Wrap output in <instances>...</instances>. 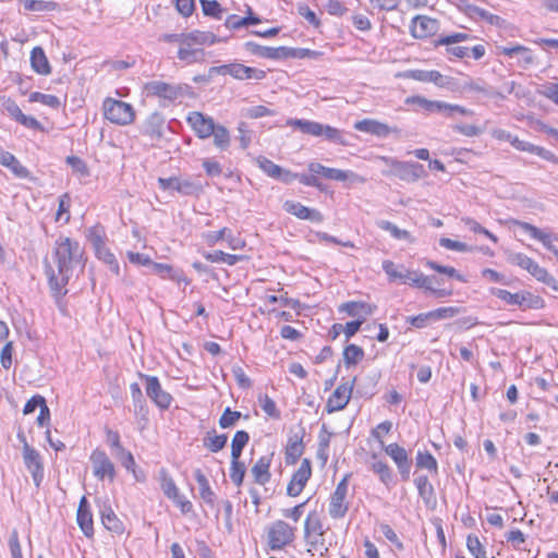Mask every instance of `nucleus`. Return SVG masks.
I'll return each mask as SVG.
<instances>
[{"instance_id": "1", "label": "nucleus", "mask_w": 558, "mask_h": 558, "mask_svg": "<svg viewBox=\"0 0 558 558\" xmlns=\"http://www.w3.org/2000/svg\"><path fill=\"white\" fill-rule=\"evenodd\" d=\"M85 262V251L76 240L63 235L56 240L51 260L45 259V274L57 301L68 293L66 284L76 268L83 270Z\"/></svg>"}, {"instance_id": "2", "label": "nucleus", "mask_w": 558, "mask_h": 558, "mask_svg": "<svg viewBox=\"0 0 558 558\" xmlns=\"http://www.w3.org/2000/svg\"><path fill=\"white\" fill-rule=\"evenodd\" d=\"M102 109L105 118L118 125L131 124L135 119L132 105L122 100L107 98L104 101Z\"/></svg>"}, {"instance_id": "3", "label": "nucleus", "mask_w": 558, "mask_h": 558, "mask_svg": "<svg viewBox=\"0 0 558 558\" xmlns=\"http://www.w3.org/2000/svg\"><path fill=\"white\" fill-rule=\"evenodd\" d=\"M214 74L226 75L229 74L235 80L244 81V80H255L262 81L266 77V72L264 70L246 66L242 63H228L218 66H211L209 69V76Z\"/></svg>"}, {"instance_id": "4", "label": "nucleus", "mask_w": 558, "mask_h": 558, "mask_svg": "<svg viewBox=\"0 0 558 558\" xmlns=\"http://www.w3.org/2000/svg\"><path fill=\"white\" fill-rule=\"evenodd\" d=\"M295 537V527L283 520H277L270 524L267 532L268 546L271 550H280Z\"/></svg>"}, {"instance_id": "5", "label": "nucleus", "mask_w": 558, "mask_h": 558, "mask_svg": "<svg viewBox=\"0 0 558 558\" xmlns=\"http://www.w3.org/2000/svg\"><path fill=\"white\" fill-rule=\"evenodd\" d=\"M349 477L350 474L344 475L330 496L328 513L332 519H342L349 510V502L347 501Z\"/></svg>"}, {"instance_id": "6", "label": "nucleus", "mask_w": 558, "mask_h": 558, "mask_svg": "<svg viewBox=\"0 0 558 558\" xmlns=\"http://www.w3.org/2000/svg\"><path fill=\"white\" fill-rule=\"evenodd\" d=\"M141 378L146 381V395L161 410H167L172 403V396L162 389L161 384L156 376L141 374Z\"/></svg>"}, {"instance_id": "7", "label": "nucleus", "mask_w": 558, "mask_h": 558, "mask_svg": "<svg viewBox=\"0 0 558 558\" xmlns=\"http://www.w3.org/2000/svg\"><path fill=\"white\" fill-rule=\"evenodd\" d=\"M384 451L396 463L400 477L403 482L410 480L412 459L409 452L397 442L385 446Z\"/></svg>"}, {"instance_id": "8", "label": "nucleus", "mask_w": 558, "mask_h": 558, "mask_svg": "<svg viewBox=\"0 0 558 558\" xmlns=\"http://www.w3.org/2000/svg\"><path fill=\"white\" fill-rule=\"evenodd\" d=\"M89 460L93 465V474L98 480L102 481L108 477L112 482L116 477V468L104 450L95 449Z\"/></svg>"}, {"instance_id": "9", "label": "nucleus", "mask_w": 558, "mask_h": 558, "mask_svg": "<svg viewBox=\"0 0 558 558\" xmlns=\"http://www.w3.org/2000/svg\"><path fill=\"white\" fill-rule=\"evenodd\" d=\"M23 461L32 475L35 486L38 488L44 480V463L39 451L32 446L23 448Z\"/></svg>"}, {"instance_id": "10", "label": "nucleus", "mask_w": 558, "mask_h": 558, "mask_svg": "<svg viewBox=\"0 0 558 558\" xmlns=\"http://www.w3.org/2000/svg\"><path fill=\"white\" fill-rule=\"evenodd\" d=\"M311 476L312 463L310 459L305 458L302 460L299 469L293 473L287 486V495L290 497L299 496L303 492Z\"/></svg>"}, {"instance_id": "11", "label": "nucleus", "mask_w": 558, "mask_h": 558, "mask_svg": "<svg viewBox=\"0 0 558 558\" xmlns=\"http://www.w3.org/2000/svg\"><path fill=\"white\" fill-rule=\"evenodd\" d=\"M186 122L198 138L205 140L215 132V121L211 117L199 111H192L186 117Z\"/></svg>"}, {"instance_id": "12", "label": "nucleus", "mask_w": 558, "mask_h": 558, "mask_svg": "<svg viewBox=\"0 0 558 558\" xmlns=\"http://www.w3.org/2000/svg\"><path fill=\"white\" fill-rule=\"evenodd\" d=\"M189 86H181V85H171L166 82L161 81H153L148 82L145 85V89L148 95L157 96L159 98H163L170 101H173L178 99L180 96L183 95V90L186 89Z\"/></svg>"}, {"instance_id": "13", "label": "nucleus", "mask_w": 558, "mask_h": 558, "mask_svg": "<svg viewBox=\"0 0 558 558\" xmlns=\"http://www.w3.org/2000/svg\"><path fill=\"white\" fill-rule=\"evenodd\" d=\"M353 128L356 131L374 135L378 138H386L391 133H400V130L398 128L389 126L388 124L375 119H363L356 121Z\"/></svg>"}, {"instance_id": "14", "label": "nucleus", "mask_w": 558, "mask_h": 558, "mask_svg": "<svg viewBox=\"0 0 558 558\" xmlns=\"http://www.w3.org/2000/svg\"><path fill=\"white\" fill-rule=\"evenodd\" d=\"M386 162L390 161L398 177L408 182H415L424 174V167L418 162L398 161L383 157Z\"/></svg>"}, {"instance_id": "15", "label": "nucleus", "mask_w": 558, "mask_h": 558, "mask_svg": "<svg viewBox=\"0 0 558 558\" xmlns=\"http://www.w3.org/2000/svg\"><path fill=\"white\" fill-rule=\"evenodd\" d=\"M354 381L355 378H353L351 383L347 381L336 388L326 404V410L328 413L340 411L347 407L351 398Z\"/></svg>"}, {"instance_id": "16", "label": "nucleus", "mask_w": 558, "mask_h": 558, "mask_svg": "<svg viewBox=\"0 0 558 558\" xmlns=\"http://www.w3.org/2000/svg\"><path fill=\"white\" fill-rule=\"evenodd\" d=\"M439 23L426 15H417L412 19L410 32L414 38L423 39L437 33Z\"/></svg>"}, {"instance_id": "17", "label": "nucleus", "mask_w": 558, "mask_h": 558, "mask_svg": "<svg viewBox=\"0 0 558 558\" xmlns=\"http://www.w3.org/2000/svg\"><path fill=\"white\" fill-rule=\"evenodd\" d=\"M458 8L461 12H463L466 16L471 17L475 21H486L490 25L500 26L504 23V20L496 14L489 13L488 11L468 3L465 0H460Z\"/></svg>"}, {"instance_id": "18", "label": "nucleus", "mask_w": 558, "mask_h": 558, "mask_svg": "<svg viewBox=\"0 0 558 558\" xmlns=\"http://www.w3.org/2000/svg\"><path fill=\"white\" fill-rule=\"evenodd\" d=\"M283 209L302 220H308L316 223L324 221V216L319 210L306 207L299 202L286 201Z\"/></svg>"}, {"instance_id": "19", "label": "nucleus", "mask_w": 558, "mask_h": 558, "mask_svg": "<svg viewBox=\"0 0 558 558\" xmlns=\"http://www.w3.org/2000/svg\"><path fill=\"white\" fill-rule=\"evenodd\" d=\"M76 522L86 537L90 538L94 536L93 513L90 511L89 502L85 496L80 500L76 512Z\"/></svg>"}, {"instance_id": "20", "label": "nucleus", "mask_w": 558, "mask_h": 558, "mask_svg": "<svg viewBox=\"0 0 558 558\" xmlns=\"http://www.w3.org/2000/svg\"><path fill=\"white\" fill-rule=\"evenodd\" d=\"M515 225L529 233L533 239L542 242V244L558 258V248L553 244V236L549 233H546L525 221H515Z\"/></svg>"}, {"instance_id": "21", "label": "nucleus", "mask_w": 558, "mask_h": 558, "mask_svg": "<svg viewBox=\"0 0 558 558\" xmlns=\"http://www.w3.org/2000/svg\"><path fill=\"white\" fill-rule=\"evenodd\" d=\"M150 268L154 274L158 275L162 279H170L178 283H190V281L187 280V278L185 277L184 272L181 269L174 268L169 264L153 262Z\"/></svg>"}, {"instance_id": "22", "label": "nucleus", "mask_w": 558, "mask_h": 558, "mask_svg": "<svg viewBox=\"0 0 558 558\" xmlns=\"http://www.w3.org/2000/svg\"><path fill=\"white\" fill-rule=\"evenodd\" d=\"M195 45L183 38V43L178 50V58L187 64L205 61V51L202 48H195Z\"/></svg>"}, {"instance_id": "23", "label": "nucleus", "mask_w": 558, "mask_h": 558, "mask_svg": "<svg viewBox=\"0 0 558 558\" xmlns=\"http://www.w3.org/2000/svg\"><path fill=\"white\" fill-rule=\"evenodd\" d=\"M435 283H439L438 279L435 276H425L424 274L418 272V271L414 272V277L412 280L413 286L428 290L438 298H445V296L451 295L450 290L436 289L434 287Z\"/></svg>"}, {"instance_id": "24", "label": "nucleus", "mask_w": 558, "mask_h": 558, "mask_svg": "<svg viewBox=\"0 0 558 558\" xmlns=\"http://www.w3.org/2000/svg\"><path fill=\"white\" fill-rule=\"evenodd\" d=\"M165 119L161 113L153 112L143 123L142 134L151 140H160L162 137V129Z\"/></svg>"}, {"instance_id": "25", "label": "nucleus", "mask_w": 558, "mask_h": 558, "mask_svg": "<svg viewBox=\"0 0 558 558\" xmlns=\"http://www.w3.org/2000/svg\"><path fill=\"white\" fill-rule=\"evenodd\" d=\"M376 310V305L359 302V301H350L340 305L339 311L345 312L351 317H366L374 313Z\"/></svg>"}, {"instance_id": "26", "label": "nucleus", "mask_w": 558, "mask_h": 558, "mask_svg": "<svg viewBox=\"0 0 558 558\" xmlns=\"http://www.w3.org/2000/svg\"><path fill=\"white\" fill-rule=\"evenodd\" d=\"M499 50L501 54H505L509 58H512L517 54L520 56L519 65L523 69H526L534 62V56L531 49L525 46L514 45L511 47H500Z\"/></svg>"}, {"instance_id": "27", "label": "nucleus", "mask_w": 558, "mask_h": 558, "mask_svg": "<svg viewBox=\"0 0 558 558\" xmlns=\"http://www.w3.org/2000/svg\"><path fill=\"white\" fill-rule=\"evenodd\" d=\"M101 523L108 531L121 535L124 532L123 522L117 517L110 506L104 505L100 509Z\"/></svg>"}, {"instance_id": "28", "label": "nucleus", "mask_w": 558, "mask_h": 558, "mask_svg": "<svg viewBox=\"0 0 558 558\" xmlns=\"http://www.w3.org/2000/svg\"><path fill=\"white\" fill-rule=\"evenodd\" d=\"M194 478L199 487V496L209 507L214 508L216 502V494L209 485V481L201 469L194 471Z\"/></svg>"}, {"instance_id": "29", "label": "nucleus", "mask_w": 558, "mask_h": 558, "mask_svg": "<svg viewBox=\"0 0 558 558\" xmlns=\"http://www.w3.org/2000/svg\"><path fill=\"white\" fill-rule=\"evenodd\" d=\"M270 464L271 458L263 456L260 457L255 464L252 466L251 472L254 477L255 483L259 485H265L269 482L271 477L270 473Z\"/></svg>"}, {"instance_id": "30", "label": "nucleus", "mask_w": 558, "mask_h": 558, "mask_svg": "<svg viewBox=\"0 0 558 558\" xmlns=\"http://www.w3.org/2000/svg\"><path fill=\"white\" fill-rule=\"evenodd\" d=\"M31 65L32 69L40 75H49L51 66L48 58L40 46L34 47L31 51Z\"/></svg>"}, {"instance_id": "31", "label": "nucleus", "mask_w": 558, "mask_h": 558, "mask_svg": "<svg viewBox=\"0 0 558 558\" xmlns=\"http://www.w3.org/2000/svg\"><path fill=\"white\" fill-rule=\"evenodd\" d=\"M244 48L246 51L251 52L252 54H255L257 57L264 58V59H270V60H281V47H266L258 45L254 41H246L244 44Z\"/></svg>"}, {"instance_id": "32", "label": "nucleus", "mask_w": 558, "mask_h": 558, "mask_svg": "<svg viewBox=\"0 0 558 558\" xmlns=\"http://www.w3.org/2000/svg\"><path fill=\"white\" fill-rule=\"evenodd\" d=\"M466 92L480 93L486 96L497 97L500 99H505L506 96L502 92H492L486 86L485 82L482 78L473 80L471 77H466L463 80L462 94Z\"/></svg>"}, {"instance_id": "33", "label": "nucleus", "mask_w": 558, "mask_h": 558, "mask_svg": "<svg viewBox=\"0 0 558 558\" xmlns=\"http://www.w3.org/2000/svg\"><path fill=\"white\" fill-rule=\"evenodd\" d=\"M381 266L383 270L387 274L390 280L400 279L403 282H409L412 284L415 271L405 269L403 266H400L399 270L396 264L389 259L384 260Z\"/></svg>"}, {"instance_id": "34", "label": "nucleus", "mask_w": 558, "mask_h": 558, "mask_svg": "<svg viewBox=\"0 0 558 558\" xmlns=\"http://www.w3.org/2000/svg\"><path fill=\"white\" fill-rule=\"evenodd\" d=\"M206 240L209 244H215L222 240L227 241L232 250H238L244 244L240 239L235 238L232 231L228 228H222L219 231L209 232L206 235Z\"/></svg>"}, {"instance_id": "35", "label": "nucleus", "mask_w": 558, "mask_h": 558, "mask_svg": "<svg viewBox=\"0 0 558 558\" xmlns=\"http://www.w3.org/2000/svg\"><path fill=\"white\" fill-rule=\"evenodd\" d=\"M288 125L299 129L304 134H308V135H313V136H322L323 135L324 124L316 122V121H310V120H303V119H291L288 121Z\"/></svg>"}, {"instance_id": "36", "label": "nucleus", "mask_w": 558, "mask_h": 558, "mask_svg": "<svg viewBox=\"0 0 558 558\" xmlns=\"http://www.w3.org/2000/svg\"><path fill=\"white\" fill-rule=\"evenodd\" d=\"M409 105H417L428 112H444L447 107V102L439 100H428L422 96H411L405 100Z\"/></svg>"}, {"instance_id": "37", "label": "nucleus", "mask_w": 558, "mask_h": 558, "mask_svg": "<svg viewBox=\"0 0 558 558\" xmlns=\"http://www.w3.org/2000/svg\"><path fill=\"white\" fill-rule=\"evenodd\" d=\"M203 192V184L199 177H181L179 194L184 196H197Z\"/></svg>"}, {"instance_id": "38", "label": "nucleus", "mask_w": 558, "mask_h": 558, "mask_svg": "<svg viewBox=\"0 0 558 558\" xmlns=\"http://www.w3.org/2000/svg\"><path fill=\"white\" fill-rule=\"evenodd\" d=\"M377 456L373 454V459L375 460L371 464V470L378 475L380 482L387 487L393 483V474L391 468L381 460H376Z\"/></svg>"}, {"instance_id": "39", "label": "nucleus", "mask_w": 558, "mask_h": 558, "mask_svg": "<svg viewBox=\"0 0 558 558\" xmlns=\"http://www.w3.org/2000/svg\"><path fill=\"white\" fill-rule=\"evenodd\" d=\"M228 441V436L226 434L217 435L216 430H210L206 434L203 439L204 447H206L210 452H218L222 450Z\"/></svg>"}, {"instance_id": "40", "label": "nucleus", "mask_w": 558, "mask_h": 558, "mask_svg": "<svg viewBox=\"0 0 558 558\" xmlns=\"http://www.w3.org/2000/svg\"><path fill=\"white\" fill-rule=\"evenodd\" d=\"M204 257L211 263H225L229 266H233L236 263L243 260L245 256L228 254L222 251H214L211 253H204Z\"/></svg>"}, {"instance_id": "41", "label": "nucleus", "mask_w": 558, "mask_h": 558, "mask_svg": "<svg viewBox=\"0 0 558 558\" xmlns=\"http://www.w3.org/2000/svg\"><path fill=\"white\" fill-rule=\"evenodd\" d=\"M250 441V435L245 430H238L231 441V459L239 460L243 449Z\"/></svg>"}, {"instance_id": "42", "label": "nucleus", "mask_w": 558, "mask_h": 558, "mask_svg": "<svg viewBox=\"0 0 558 558\" xmlns=\"http://www.w3.org/2000/svg\"><path fill=\"white\" fill-rule=\"evenodd\" d=\"M186 40L192 43L195 46H203V45H214L220 39L210 32H202V31H193L191 33L186 34Z\"/></svg>"}, {"instance_id": "43", "label": "nucleus", "mask_w": 558, "mask_h": 558, "mask_svg": "<svg viewBox=\"0 0 558 558\" xmlns=\"http://www.w3.org/2000/svg\"><path fill=\"white\" fill-rule=\"evenodd\" d=\"M415 464L418 469H425L429 472L438 473V463L435 457L429 451L418 450L415 457Z\"/></svg>"}, {"instance_id": "44", "label": "nucleus", "mask_w": 558, "mask_h": 558, "mask_svg": "<svg viewBox=\"0 0 558 558\" xmlns=\"http://www.w3.org/2000/svg\"><path fill=\"white\" fill-rule=\"evenodd\" d=\"M214 137V145L221 151L229 148L231 136L228 129L221 124L215 125V132L211 134Z\"/></svg>"}, {"instance_id": "45", "label": "nucleus", "mask_w": 558, "mask_h": 558, "mask_svg": "<svg viewBox=\"0 0 558 558\" xmlns=\"http://www.w3.org/2000/svg\"><path fill=\"white\" fill-rule=\"evenodd\" d=\"M160 488L168 499L177 497L179 488L175 485L173 478L169 475L166 469L159 471Z\"/></svg>"}, {"instance_id": "46", "label": "nucleus", "mask_w": 558, "mask_h": 558, "mask_svg": "<svg viewBox=\"0 0 558 558\" xmlns=\"http://www.w3.org/2000/svg\"><path fill=\"white\" fill-rule=\"evenodd\" d=\"M364 357V350L356 344H349L343 350V361L349 368L356 365Z\"/></svg>"}, {"instance_id": "47", "label": "nucleus", "mask_w": 558, "mask_h": 558, "mask_svg": "<svg viewBox=\"0 0 558 558\" xmlns=\"http://www.w3.org/2000/svg\"><path fill=\"white\" fill-rule=\"evenodd\" d=\"M323 129L322 136H325L326 140L343 146L350 145L347 138L348 134L344 131L326 124H324Z\"/></svg>"}, {"instance_id": "48", "label": "nucleus", "mask_w": 558, "mask_h": 558, "mask_svg": "<svg viewBox=\"0 0 558 558\" xmlns=\"http://www.w3.org/2000/svg\"><path fill=\"white\" fill-rule=\"evenodd\" d=\"M376 225L379 229L389 232L396 240L411 241V233L408 230L400 229L388 220H378Z\"/></svg>"}, {"instance_id": "49", "label": "nucleus", "mask_w": 558, "mask_h": 558, "mask_svg": "<svg viewBox=\"0 0 558 558\" xmlns=\"http://www.w3.org/2000/svg\"><path fill=\"white\" fill-rule=\"evenodd\" d=\"M522 310L527 308H542L544 306V300L538 296L534 295L531 292L527 291H521L519 295V305Z\"/></svg>"}, {"instance_id": "50", "label": "nucleus", "mask_w": 558, "mask_h": 558, "mask_svg": "<svg viewBox=\"0 0 558 558\" xmlns=\"http://www.w3.org/2000/svg\"><path fill=\"white\" fill-rule=\"evenodd\" d=\"M24 9L33 12H50L58 8V3L54 1L45 0H22Z\"/></svg>"}, {"instance_id": "51", "label": "nucleus", "mask_w": 558, "mask_h": 558, "mask_svg": "<svg viewBox=\"0 0 558 558\" xmlns=\"http://www.w3.org/2000/svg\"><path fill=\"white\" fill-rule=\"evenodd\" d=\"M418 496L426 502L434 496V487L426 475H420L414 480Z\"/></svg>"}, {"instance_id": "52", "label": "nucleus", "mask_w": 558, "mask_h": 558, "mask_svg": "<svg viewBox=\"0 0 558 558\" xmlns=\"http://www.w3.org/2000/svg\"><path fill=\"white\" fill-rule=\"evenodd\" d=\"M28 101L29 102H40V104L48 106L52 109H58L61 106V101L57 96L50 95V94H43L39 92L31 93L29 97H28Z\"/></svg>"}, {"instance_id": "53", "label": "nucleus", "mask_w": 558, "mask_h": 558, "mask_svg": "<svg viewBox=\"0 0 558 558\" xmlns=\"http://www.w3.org/2000/svg\"><path fill=\"white\" fill-rule=\"evenodd\" d=\"M304 444L287 442L284 451V461L287 465H293L298 462L304 452Z\"/></svg>"}, {"instance_id": "54", "label": "nucleus", "mask_w": 558, "mask_h": 558, "mask_svg": "<svg viewBox=\"0 0 558 558\" xmlns=\"http://www.w3.org/2000/svg\"><path fill=\"white\" fill-rule=\"evenodd\" d=\"M255 162L264 173L272 179H276L280 173L281 167L264 156H258Z\"/></svg>"}, {"instance_id": "55", "label": "nucleus", "mask_w": 558, "mask_h": 558, "mask_svg": "<svg viewBox=\"0 0 558 558\" xmlns=\"http://www.w3.org/2000/svg\"><path fill=\"white\" fill-rule=\"evenodd\" d=\"M505 538L508 544L514 549V550H522L525 549L523 545L526 541V535L520 531L519 529L511 530L505 534Z\"/></svg>"}, {"instance_id": "56", "label": "nucleus", "mask_w": 558, "mask_h": 558, "mask_svg": "<svg viewBox=\"0 0 558 558\" xmlns=\"http://www.w3.org/2000/svg\"><path fill=\"white\" fill-rule=\"evenodd\" d=\"M426 266L437 272L445 274L450 278H454L458 281H461V282L466 281V279L461 274H459L456 268H453L451 266H442L434 260H427Z\"/></svg>"}, {"instance_id": "57", "label": "nucleus", "mask_w": 558, "mask_h": 558, "mask_svg": "<svg viewBox=\"0 0 558 558\" xmlns=\"http://www.w3.org/2000/svg\"><path fill=\"white\" fill-rule=\"evenodd\" d=\"M466 547L474 558H487L486 549L476 535H468Z\"/></svg>"}, {"instance_id": "58", "label": "nucleus", "mask_w": 558, "mask_h": 558, "mask_svg": "<svg viewBox=\"0 0 558 558\" xmlns=\"http://www.w3.org/2000/svg\"><path fill=\"white\" fill-rule=\"evenodd\" d=\"M304 532L306 535H308L310 533L323 535L325 533L323 529V523L315 512L308 513L304 523Z\"/></svg>"}, {"instance_id": "59", "label": "nucleus", "mask_w": 558, "mask_h": 558, "mask_svg": "<svg viewBox=\"0 0 558 558\" xmlns=\"http://www.w3.org/2000/svg\"><path fill=\"white\" fill-rule=\"evenodd\" d=\"M506 260L510 265H515L524 270L529 268L533 259L523 253H515L511 251L506 252Z\"/></svg>"}, {"instance_id": "60", "label": "nucleus", "mask_w": 558, "mask_h": 558, "mask_svg": "<svg viewBox=\"0 0 558 558\" xmlns=\"http://www.w3.org/2000/svg\"><path fill=\"white\" fill-rule=\"evenodd\" d=\"M259 405L263 411L272 418H280V411L278 410L276 402L268 396L264 395L258 398Z\"/></svg>"}, {"instance_id": "61", "label": "nucleus", "mask_w": 558, "mask_h": 558, "mask_svg": "<svg viewBox=\"0 0 558 558\" xmlns=\"http://www.w3.org/2000/svg\"><path fill=\"white\" fill-rule=\"evenodd\" d=\"M242 414L239 411H233L229 407L225 409L219 418V426L223 429L230 428L241 418Z\"/></svg>"}, {"instance_id": "62", "label": "nucleus", "mask_w": 558, "mask_h": 558, "mask_svg": "<svg viewBox=\"0 0 558 558\" xmlns=\"http://www.w3.org/2000/svg\"><path fill=\"white\" fill-rule=\"evenodd\" d=\"M511 144L519 150L534 153L538 156L547 158L548 151L546 149H544L542 147L534 146L533 144H531L529 142L520 141L518 137H514L513 140H511Z\"/></svg>"}, {"instance_id": "63", "label": "nucleus", "mask_w": 558, "mask_h": 558, "mask_svg": "<svg viewBox=\"0 0 558 558\" xmlns=\"http://www.w3.org/2000/svg\"><path fill=\"white\" fill-rule=\"evenodd\" d=\"M203 13L207 16L215 17L217 20L221 19L222 8L220 3L216 0H201Z\"/></svg>"}, {"instance_id": "64", "label": "nucleus", "mask_w": 558, "mask_h": 558, "mask_svg": "<svg viewBox=\"0 0 558 558\" xmlns=\"http://www.w3.org/2000/svg\"><path fill=\"white\" fill-rule=\"evenodd\" d=\"M245 475V466L239 460H231L230 478L236 485L241 486Z\"/></svg>"}]
</instances>
